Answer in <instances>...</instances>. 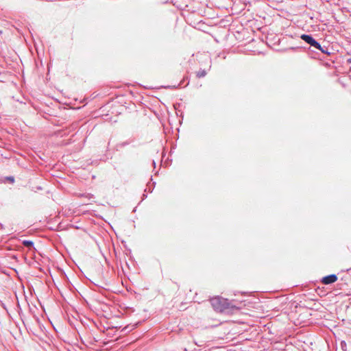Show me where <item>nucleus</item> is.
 Returning <instances> with one entry per match:
<instances>
[{"mask_svg":"<svg viewBox=\"0 0 351 351\" xmlns=\"http://www.w3.org/2000/svg\"><path fill=\"white\" fill-rule=\"evenodd\" d=\"M210 302L213 309L218 312H224L232 307L227 299L219 296L211 298Z\"/></svg>","mask_w":351,"mask_h":351,"instance_id":"obj_1","label":"nucleus"},{"mask_svg":"<svg viewBox=\"0 0 351 351\" xmlns=\"http://www.w3.org/2000/svg\"><path fill=\"white\" fill-rule=\"evenodd\" d=\"M300 38L304 41L306 44L309 45L310 47L314 49H321L320 43L317 41L311 34H303L300 36Z\"/></svg>","mask_w":351,"mask_h":351,"instance_id":"obj_2","label":"nucleus"},{"mask_svg":"<svg viewBox=\"0 0 351 351\" xmlns=\"http://www.w3.org/2000/svg\"><path fill=\"white\" fill-rule=\"evenodd\" d=\"M338 278L336 274H330L323 277L321 280V282L323 285H328L335 282Z\"/></svg>","mask_w":351,"mask_h":351,"instance_id":"obj_3","label":"nucleus"},{"mask_svg":"<svg viewBox=\"0 0 351 351\" xmlns=\"http://www.w3.org/2000/svg\"><path fill=\"white\" fill-rule=\"evenodd\" d=\"M22 243L25 247H28L29 249L34 247V242L30 240H24Z\"/></svg>","mask_w":351,"mask_h":351,"instance_id":"obj_4","label":"nucleus"},{"mask_svg":"<svg viewBox=\"0 0 351 351\" xmlns=\"http://www.w3.org/2000/svg\"><path fill=\"white\" fill-rule=\"evenodd\" d=\"M206 71L204 70V69H200L199 71H198L196 73V76L198 77V78H201V77H204L206 75Z\"/></svg>","mask_w":351,"mask_h":351,"instance_id":"obj_5","label":"nucleus"},{"mask_svg":"<svg viewBox=\"0 0 351 351\" xmlns=\"http://www.w3.org/2000/svg\"><path fill=\"white\" fill-rule=\"evenodd\" d=\"M318 50H319L322 53H324V54H329L330 53L328 51V49L326 47H322L321 45V49H317Z\"/></svg>","mask_w":351,"mask_h":351,"instance_id":"obj_6","label":"nucleus"},{"mask_svg":"<svg viewBox=\"0 0 351 351\" xmlns=\"http://www.w3.org/2000/svg\"><path fill=\"white\" fill-rule=\"evenodd\" d=\"M7 179L12 183H13L14 182V177L12 176H9L7 178Z\"/></svg>","mask_w":351,"mask_h":351,"instance_id":"obj_7","label":"nucleus"},{"mask_svg":"<svg viewBox=\"0 0 351 351\" xmlns=\"http://www.w3.org/2000/svg\"><path fill=\"white\" fill-rule=\"evenodd\" d=\"M128 144H129V143H128V142H124V143H122V145H123V146H125V145H128Z\"/></svg>","mask_w":351,"mask_h":351,"instance_id":"obj_8","label":"nucleus"},{"mask_svg":"<svg viewBox=\"0 0 351 351\" xmlns=\"http://www.w3.org/2000/svg\"><path fill=\"white\" fill-rule=\"evenodd\" d=\"M152 190H153V188L152 189H148V192L152 193Z\"/></svg>","mask_w":351,"mask_h":351,"instance_id":"obj_9","label":"nucleus"},{"mask_svg":"<svg viewBox=\"0 0 351 351\" xmlns=\"http://www.w3.org/2000/svg\"><path fill=\"white\" fill-rule=\"evenodd\" d=\"M146 197H147V195L145 194H143V199L145 198Z\"/></svg>","mask_w":351,"mask_h":351,"instance_id":"obj_10","label":"nucleus"},{"mask_svg":"<svg viewBox=\"0 0 351 351\" xmlns=\"http://www.w3.org/2000/svg\"><path fill=\"white\" fill-rule=\"evenodd\" d=\"M153 162L154 166L155 167V166H156V162H155V161H154V160H153V162Z\"/></svg>","mask_w":351,"mask_h":351,"instance_id":"obj_11","label":"nucleus"},{"mask_svg":"<svg viewBox=\"0 0 351 351\" xmlns=\"http://www.w3.org/2000/svg\"><path fill=\"white\" fill-rule=\"evenodd\" d=\"M129 328V326L125 327V330H127Z\"/></svg>","mask_w":351,"mask_h":351,"instance_id":"obj_12","label":"nucleus"}]
</instances>
